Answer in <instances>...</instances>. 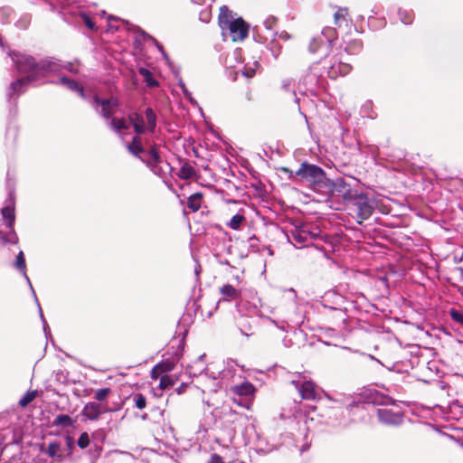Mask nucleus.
Returning <instances> with one entry per match:
<instances>
[{
  "label": "nucleus",
  "mask_w": 463,
  "mask_h": 463,
  "mask_svg": "<svg viewBox=\"0 0 463 463\" xmlns=\"http://www.w3.org/2000/svg\"><path fill=\"white\" fill-rule=\"evenodd\" d=\"M11 59L15 64V68L20 74H25L12 81L6 90V98L9 101L16 99L21 94L24 93L29 84L37 85L46 83L43 80L48 71H57V63L52 61H38L32 55L12 52Z\"/></svg>",
  "instance_id": "1"
},
{
  "label": "nucleus",
  "mask_w": 463,
  "mask_h": 463,
  "mask_svg": "<svg viewBox=\"0 0 463 463\" xmlns=\"http://www.w3.org/2000/svg\"><path fill=\"white\" fill-rule=\"evenodd\" d=\"M8 197H7V205L3 207L1 210V213L3 219L5 220V225L8 232H4L0 231V241L3 244H17L18 243V236L14 231V222H15V213H14V202H15V189H14V182L8 178L6 182Z\"/></svg>",
  "instance_id": "2"
},
{
  "label": "nucleus",
  "mask_w": 463,
  "mask_h": 463,
  "mask_svg": "<svg viewBox=\"0 0 463 463\" xmlns=\"http://www.w3.org/2000/svg\"><path fill=\"white\" fill-rule=\"evenodd\" d=\"M219 25L225 33L229 32L232 41H241L249 34V24L242 18H234L226 5L220 8Z\"/></svg>",
  "instance_id": "3"
},
{
  "label": "nucleus",
  "mask_w": 463,
  "mask_h": 463,
  "mask_svg": "<svg viewBox=\"0 0 463 463\" xmlns=\"http://www.w3.org/2000/svg\"><path fill=\"white\" fill-rule=\"evenodd\" d=\"M346 203L359 224L370 218L374 212V202L364 193L356 192Z\"/></svg>",
  "instance_id": "4"
},
{
  "label": "nucleus",
  "mask_w": 463,
  "mask_h": 463,
  "mask_svg": "<svg viewBox=\"0 0 463 463\" xmlns=\"http://www.w3.org/2000/svg\"><path fill=\"white\" fill-rule=\"evenodd\" d=\"M292 243L297 248L306 247L310 252L317 251L322 257L328 259V251L323 245L309 241V225H303L291 232Z\"/></svg>",
  "instance_id": "5"
},
{
  "label": "nucleus",
  "mask_w": 463,
  "mask_h": 463,
  "mask_svg": "<svg viewBox=\"0 0 463 463\" xmlns=\"http://www.w3.org/2000/svg\"><path fill=\"white\" fill-rule=\"evenodd\" d=\"M239 312L246 317L258 316L260 312L261 300L252 288H243L242 295L236 304Z\"/></svg>",
  "instance_id": "6"
},
{
  "label": "nucleus",
  "mask_w": 463,
  "mask_h": 463,
  "mask_svg": "<svg viewBox=\"0 0 463 463\" xmlns=\"http://www.w3.org/2000/svg\"><path fill=\"white\" fill-rule=\"evenodd\" d=\"M336 40V33L334 28H325L320 34L313 37L309 43L308 50L311 53L322 52L326 54Z\"/></svg>",
  "instance_id": "7"
},
{
  "label": "nucleus",
  "mask_w": 463,
  "mask_h": 463,
  "mask_svg": "<svg viewBox=\"0 0 463 463\" xmlns=\"http://www.w3.org/2000/svg\"><path fill=\"white\" fill-rule=\"evenodd\" d=\"M345 299L338 294L326 295L322 301L325 312L336 313V323H345L347 307L344 306Z\"/></svg>",
  "instance_id": "8"
},
{
  "label": "nucleus",
  "mask_w": 463,
  "mask_h": 463,
  "mask_svg": "<svg viewBox=\"0 0 463 463\" xmlns=\"http://www.w3.org/2000/svg\"><path fill=\"white\" fill-rule=\"evenodd\" d=\"M324 70L326 71L330 79H336L340 76H345L352 71V66L345 61L342 54L334 55L328 61H324Z\"/></svg>",
  "instance_id": "9"
},
{
  "label": "nucleus",
  "mask_w": 463,
  "mask_h": 463,
  "mask_svg": "<svg viewBox=\"0 0 463 463\" xmlns=\"http://www.w3.org/2000/svg\"><path fill=\"white\" fill-rule=\"evenodd\" d=\"M297 180L298 175H289ZM303 180L307 182L311 189L323 195L330 196L332 187H334L333 180H330L327 175H300Z\"/></svg>",
  "instance_id": "10"
},
{
  "label": "nucleus",
  "mask_w": 463,
  "mask_h": 463,
  "mask_svg": "<svg viewBox=\"0 0 463 463\" xmlns=\"http://www.w3.org/2000/svg\"><path fill=\"white\" fill-rule=\"evenodd\" d=\"M115 411H117V409H111L107 404L89 402L84 405L81 411V416L88 420H96L101 414Z\"/></svg>",
  "instance_id": "11"
},
{
  "label": "nucleus",
  "mask_w": 463,
  "mask_h": 463,
  "mask_svg": "<svg viewBox=\"0 0 463 463\" xmlns=\"http://www.w3.org/2000/svg\"><path fill=\"white\" fill-rule=\"evenodd\" d=\"M301 83L304 85L306 91L316 93L319 87L323 85V78L319 73L317 66H312L308 72L302 78Z\"/></svg>",
  "instance_id": "12"
},
{
  "label": "nucleus",
  "mask_w": 463,
  "mask_h": 463,
  "mask_svg": "<svg viewBox=\"0 0 463 463\" xmlns=\"http://www.w3.org/2000/svg\"><path fill=\"white\" fill-rule=\"evenodd\" d=\"M334 187L330 197H341L346 203L357 191L352 189V184L345 182L343 177H338L333 181Z\"/></svg>",
  "instance_id": "13"
},
{
  "label": "nucleus",
  "mask_w": 463,
  "mask_h": 463,
  "mask_svg": "<svg viewBox=\"0 0 463 463\" xmlns=\"http://www.w3.org/2000/svg\"><path fill=\"white\" fill-rule=\"evenodd\" d=\"M377 417L379 421L385 425L399 426L403 421V413L400 410L379 408L377 409Z\"/></svg>",
  "instance_id": "14"
},
{
  "label": "nucleus",
  "mask_w": 463,
  "mask_h": 463,
  "mask_svg": "<svg viewBox=\"0 0 463 463\" xmlns=\"http://www.w3.org/2000/svg\"><path fill=\"white\" fill-rule=\"evenodd\" d=\"M179 180H174V175H164V182L167 185V187L177 194V196H180L178 194L179 190H184V188L189 185V180L192 177H196L197 175H177ZM199 177L201 175H198Z\"/></svg>",
  "instance_id": "15"
},
{
  "label": "nucleus",
  "mask_w": 463,
  "mask_h": 463,
  "mask_svg": "<svg viewBox=\"0 0 463 463\" xmlns=\"http://www.w3.org/2000/svg\"><path fill=\"white\" fill-rule=\"evenodd\" d=\"M365 402L373 403L375 405H390L394 404L392 397L376 390H368L364 392Z\"/></svg>",
  "instance_id": "16"
},
{
  "label": "nucleus",
  "mask_w": 463,
  "mask_h": 463,
  "mask_svg": "<svg viewBox=\"0 0 463 463\" xmlns=\"http://www.w3.org/2000/svg\"><path fill=\"white\" fill-rule=\"evenodd\" d=\"M298 392L303 400L314 401L319 399L317 386L312 381L303 380Z\"/></svg>",
  "instance_id": "17"
},
{
  "label": "nucleus",
  "mask_w": 463,
  "mask_h": 463,
  "mask_svg": "<svg viewBox=\"0 0 463 463\" xmlns=\"http://www.w3.org/2000/svg\"><path fill=\"white\" fill-rule=\"evenodd\" d=\"M243 288L238 289L231 284H224L220 288L222 300L231 302L235 300L238 302L242 295Z\"/></svg>",
  "instance_id": "18"
},
{
  "label": "nucleus",
  "mask_w": 463,
  "mask_h": 463,
  "mask_svg": "<svg viewBox=\"0 0 463 463\" xmlns=\"http://www.w3.org/2000/svg\"><path fill=\"white\" fill-rule=\"evenodd\" d=\"M42 61H54L55 63H57V71H48L46 72V77L51 75V74H60L62 72V71H67L71 73H73V74H77L79 72V68L78 66H76L73 62L71 61H69V62H66V63H62L61 61L54 58V57H46L44 59H43Z\"/></svg>",
  "instance_id": "19"
},
{
  "label": "nucleus",
  "mask_w": 463,
  "mask_h": 463,
  "mask_svg": "<svg viewBox=\"0 0 463 463\" xmlns=\"http://www.w3.org/2000/svg\"><path fill=\"white\" fill-rule=\"evenodd\" d=\"M50 82L52 84H62L70 90L77 92L80 97H85L84 88L72 79L62 76L57 80H52Z\"/></svg>",
  "instance_id": "20"
},
{
  "label": "nucleus",
  "mask_w": 463,
  "mask_h": 463,
  "mask_svg": "<svg viewBox=\"0 0 463 463\" xmlns=\"http://www.w3.org/2000/svg\"><path fill=\"white\" fill-rule=\"evenodd\" d=\"M339 125L342 129L341 141L343 145L350 149L359 150L360 144L354 135L348 128H344L341 123Z\"/></svg>",
  "instance_id": "21"
},
{
  "label": "nucleus",
  "mask_w": 463,
  "mask_h": 463,
  "mask_svg": "<svg viewBox=\"0 0 463 463\" xmlns=\"http://www.w3.org/2000/svg\"><path fill=\"white\" fill-rule=\"evenodd\" d=\"M93 102L96 105L101 107V109L100 111H99V113L102 118H104L105 119H110L113 118V115L116 110L109 106L106 99L100 98L99 96H94Z\"/></svg>",
  "instance_id": "22"
},
{
  "label": "nucleus",
  "mask_w": 463,
  "mask_h": 463,
  "mask_svg": "<svg viewBox=\"0 0 463 463\" xmlns=\"http://www.w3.org/2000/svg\"><path fill=\"white\" fill-rule=\"evenodd\" d=\"M128 119L133 125L134 130L137 135H141L146 132L145 121L141 114L133 112L129 114Z\"/></svg>",
  "instance_id": "23"
},
{
  "label": "nucleus",
  "mask_w": 463,
  "mask_h": 463,
  "mask_svg": "<svg viewBox=\"0 0 463 463\" xmlns=\"http://www.w3.org/2000/svg\"><path fill=\"white\" fill-rule=\"evenodd\" d=\"M232 390L239 396H250L254 393L255 387L251 383L245 381L241 384L234 385Z\"/></svg>",
  "instance_id": "24"
},
{
  "label": "nucleus",
  "mask_w": 463,
  "mask_h": 463,
  "mask_svg": "<svg viewBox=\"0 0 463 463\" xmlns=\"http://www.w3.org/2000/svg\"><path fill=\"white\" fill-rule=\"evenodd\" d=\"M14 266L23 274V276L24 277V279L27 280L28 284L30 285V288H31L33 293H34V290L33 288L31 281L26 274L25 259H24V252L22 250H20L16 256V260H15Z\"/></svg>",
  "instance_id": "25"
},
{
  "label": "nucleus",
  "mask_w": 463,
  "mask_h": 463,
  "mask_svg": "<svg viewBox=\"0 0 463 463\" xmlns=\"http://www.w3.org/2000/svg\"><path fill=\"white\" fill-rule=\"evenodd\" d=\"M138 73L144 78L148 88H155L159 86V81L153 77V73L145 67H139L137 69Z\"/></svg>",
  "instance_id": "26"
},
{
  "label": "nucleus",
  "mask_w": 463,
  "mask_h": 463,
  "mask_svg": "<svg viewBox=\"0 0 463 463\" xmlns=\"http://www.w3.org/2000/svg\"><path fill=\"white\" fill-rule=\"evenodd\" d=\"M203 194L202 193H194L190 194L187 198V207L194 213L197 212L202 205Z\"/></svg>",
  "instance_id": "27"
},
{
  "label": "nucleus",
  "mask_w": 463,
  "mask_h": 463,
  "mask_svg": "<svg viewBox=\"0 0 463 463\" xmlns=\"http://www.w3.org/2000/svg\"><path fill=\"white\" fill-rule=\"evenodd\" d=\"M145 114H146V121H147V126L146 127V131L147 130L148 132L153 134L155 132V129L156 127V121H157L156 114L152 108H146Z\"/></svg>",
  "instance_id": "28"
},
{
  "label": "nucleus",
  "mask_w": 463,
  "mask_h": 463,
  "mask_svg": "<svg viewBox=\"0 0 463 463\" xmlns=\"http://www.w3.org/2000/svg\"><path fill=\"white\" fill-rule=\"evenodd\" d=\"M128 149L132 155L138 157L145 153L141 140L137 136L134 137L131 143L128 145Z\"/></svg>",
  "instance_id": "29"
},
{
  "label": "nucleus",
  "mask_w": 463,
  "mask_h": 463,
  "mask_svg": "<svg viewBox=\"0 0 463 463\" xmlns=\"http://www.w3.org/2000/svg\"><path fill=\"white\" fill-rule=\"evenodd\" d=\"M74 420L67 414H59L54 419L52 425L55 427L69 428L74 425Z\"/></svg>",
  "instance_id": "30"
},
{
  "label": "nucleus",
  "mask_w": 463,
  "mask_h": 463,
  "mask_svg": "<svg viewBox=\"0 0 463 463\" xmlns=\"http://www.w3.org/2000/svg\"><path fill=\"white\" fill-rule=\"evenodd\" d=\"M295 174H326L318 165L304 162Z\"/></svg>",
  "instance_id": "31"
},
{
  "label": "nucleus",
  "mask_w": 463,
  "mask_h": 463,
  "mask_svg": "<svg viewBox=\"0 0 463 463\" xmlns=\"http://www.w3.org/2000/svg\"><path fill=\"white\" fill-rule=\"evenodd\" d=\"M45 453L50 458H62V454H61V443L58 442V441L51 442L48 445V448H47Z\"/></svg>",
  "instance_id": "32"
},
{
  "label": "nucleus",
  "mask_w": 463,
  "mask_h": 463,
  "mask_svg": "<svg viewBox=\"0 0 463 463\" xmlns=\"http://www.w3.org/2000/svg\"><path fill=\"white\" fill-rule=\"evenodd\" d=\"M238 325H239L240 331L242 335H244L246 336H250V335H253L252 326L250 323L249 318L245 315L243 317H241L239 320Z\"/></svg>",
  "instance_id": "33"
},
{
  "label": "nucleus",
  "mask_w": 463,
  "mask_h": 463,
  "mask_svg": "<svg viewBox=\"0 0 463 463\" xmlns=\"http://www.w3.org/2000/svg\"><path fill=\"white\" fill-rule=\"evenodd\" d=\"M90 446V447L88 450V454L90 458L91 463H95L96 460L100 457L103 449L100 444H98L96 442H93Z\"/></svg>",
  "instance_id": "34"
},
{
  "label": "nucleus",
  "mask_w": 463,
  "mask_h": 463,
  "mask_svg": "<svg viewBox=\"0 0 463 463\" xmlns=\"http://www.w3.org/2000/svg\"><path fill=\"white\" fill-rule=\"evenodd\" d=\"M137 409L143 410L146 407V398L140 392L132 393L129 397Z\"/></svg>",
  "instance_id": "35"
},
{
  "label": "nucleus",
  "mask_w": 463,
  "mask_h": 463,
  "mask_svg": "<svg viewBox=\"0 0 463 463\" xmlns=\"http://www.w3.org/2000/svg\"><path fill=\"white\" fill-rule=\"evenodd\" d=\"M69 376H70L69 371L66 369H62V370H58L57 372H55L54 379L57 383L68 385L71 383L69 379Z\"/></svg>",
  "instance_id": "36"
},
{
  "label": "nucleus",
  "mask_w": 463,
  "mask_h": 463,
  "mask_svg": "<svg viewBox=\"0 0 463 463\" xmlns=\"http://www.w3.org/2000/svg\"><path fill=\"white\" fill-rule=\"evenodd\" d=\"M110 119L109 125L115 131L120 132L128 128L124 118H112Z\"/></svg>",
  "instance_id": "37"
},
{
  "label": "nucleus",
  "mask_w": 463,
  "mask_h": 463,
  "mask_svg": "<svg viewBox=\"0 0 463 463\" xmlns=\"http://www.w3.org/2000/svg\"><path fill=\"white\" fill-rule=\"evenodd\" d=\"M363 48V43L360 40H354L345 47V52L347 54H354L359 52Z\"/></svg>",
  "instance_id": "38"
},
{
  "label": "nucleus",
  "mask_w": 463,
  "mask_h": 463,
  "mask_svg": "<svg viewBox=\"0 0 463 463\" xmlns=\"http://www.w3.org/2000/svg\"><path fill=\"white\" fill-rule=\"evenodd\" d=\"M245 221L244 215L241 213H236L232 216L230 222L227 223V226L232 230H239L241 228V223Z\"/></svg>",
  "instance_id": "39"
},
{
  "label": "nucleus",
  "mask_w": 463,
  "mask_h": 463,
  "mask_svg": "<svg viewBox=\"0 0 463 463\" xmlns=\"http://www.w3.org/2000/svg\"><path fill=\"white\" fill-rule=\"evenodd\" d=\"M449 316L453 323L463 328V312L454 307L449 309Z\"/></svg>",
  "instance_id": "40"
},
{
  "label": "nucleus",
  "mask_w": 463,
  "mask_h": 463,
  "mask_svg": "<svg viewBox=\"0 0 463 463\" xmlns=\"http://www.w3.org/2000/svg\"><path fill=\"white\" fill-rule=\"evenodd\" d=\"M31 15L25 14L17 20V22L15 23V26L20 30H26L31 24Z\"/></svg>",
  "instance_id": "41"
},
{
  "label": "nucleus",
  "mask_w": 463,
  "mask_h": 463,
  "mask_svg": "<svg viewBox=\"0 0 463 463\" xmlns=\"http://www.w3.org/2000/svg\"><path fill=\"white\" fill-rule=\"evenodd\" d=\"M110 393V388H101L95 392L94 398L99 402L98 403H102V402H104Z\"/></svg>",
  "instance_id": "42"
},
{
  "label": "nucleus",
  "mask_w": 463,
  "mask_h": 463,
  "mask_svg": "<svg viewBox=\"0 0 463 463\" xmlns=\"http://www.w3.org/2000/svg\"><path fill=\"white\" fill-rule=\"evenodd\" d=\"M175 379H174L173 377L169 376V375H162L160 377V383H159V388L160 389H166V388H169V387H172L175 385Z\"/></svg>",
  "instance_id": "43"
},
{
  "label": "nucleus",
  "mask_w": 463,
  "mask_h": 463,
  "mask_svg": "<svg viewBox=\"0 0 463 463\" xmlns=\"http://www.w3.org/2000/svg\"><path fill=\"white\" fill-rule=\"evenodd\" d=\"M278 19L275 16H269L263 23L265 28L271 32V36L274 37L278 34V33L273 32L276 24H277Z\"/></svg>",
  "instance_id": "44"
},
{
  "label": "nucleus",
  "mask_w": 463,
  "mask_h": 463,
  "mask_svg": "<svg viewBox=\"0 0 463 463\" xmlns=\"http://www.w3.org/2000/svg\"><path fill=\"white\" fill-rule=\"evenodd\" d=\"M90 438L87 432H82L77 441V445L80 449H87L90 445Z\"/></svg>",
  "instance_id": "45"
},
{
  "label": "nucleus",
  "mask_w": 463,
  "mask_h": 463,
  "mask_svg": "<svg viewBox=\"0 0 463 463\" xmlns=\"http://www.w3.org/2000/svg\"><path fill=\"white\" fill-rule=\"evenodd\" d=\"M268 50L270 51L272 56L277 59L281 52V46L272 39L269 45L267 46Z\"/></svg>",
  "instance_id": "46"
},
{
  "label": "nucleus",
  "mask_w": 463,
  "mask_h": 463,
  "mask_svg": "<svg viewBox=\"0 0 463 463\" xmlns=\"http://www.w3.org/2000/svg\"><path fill=\"white\" fill-rule=\"evenodd\" d=\"M398 14H399L401 21L404 24H411L412 23L413 15L411 12L400 9Z\"/></svg>",
  "instance_id": "47"
},
{
  "label": "nucleus",
  "mask_w": 463,
  "mask_h": 463,
  "mask_svg": "<svg viewBox=\"0 0 463 463\" xmlns=\"http://www.w3.org/2000/svg\"><path fill=\"white\" fill-rule=\"evenodd\" d=\"M140 35L142 36L143 40H150V41H152L155 43V45L157 47V49L161 52V53L165 57H166V53L165 52L163 46L154 37L149 35L145 31H141L140 32Z\"/></svg>",
  "instance_id": "48"
},
{
  "label": "nucleus",
  "mask_w": 463,
  "mask_h": 463,
  "mask_svg": "<svg viewBox=\"0 0 463 463\" xmlns=\"http://www.w3.org/2000/svg\"><path fill=\"white\" fill-rule=\"evenodd\" d=\"M164 372H165L164 364H157L151 370V378L156 380L161 377L160 374H161V373H164Z\"/></svg>",
  "instance_id": "49"
},
{
  "label": "nucleus",
  "mask_w": 463,
  "mask_h": 463,
  "mask_svg": "<svg viewBox=\"0 0 463 463\" xmlns=\"http://www.w3.org/2000/svg\"><path fill=\"white\" fill-rule=\"evenodd\" d=\"M80 17L84 23V24L90 30L94 31L96 30V25H95V23L93 22V20L91 19V17L86 14V13H81L80 14Z\"/></svg>",
  "instance_id": "50"
},
{
  "label": "nucleus",
  "mask_w": 463,
  "mask_h": 463,
  "mask_svg": "<svg viewBox=\"0 0 463 463\" xmlns=\"http://www.w3.org/2000/svg\"><path fill=\"white\" fill-rule=\"evenodd\" d=\"M346 14H347L346 8H339L334 14L335 24H339L340 20L345 21Z\"/></svg>",
  "instance_id": "51"
},
{
  "label": "nucleus",
  "mask_w": 463,
  "mask_h": 463,
  "mask_svg": "<svg viewBox=\"0 0 463 463\" xmlns=\"http://www.w3.org/2000/svg\"><path fill=\"white\" fill-rule=\"evenodd\" d=\"M35 392H26L19 401V404L23 407L29 404L34 398Z\"/></svg>",
  "instance_id": "52"
},
{
  "label": "nucleus",
  "mask_w": 463,
  "mask_h": 463,
  "mask_svg": "<svg viewBox=\"0 0 463 463\" xmlns=\"http://www.w3.org/2000/svg\"><path fill=\"white\" fill-rule=\"evenodd\" d=\"M303 380H306L300 373L297 374L291 381V384L299 392Z\"/></svg>",
  "instance_id": "53"
},
{
  "label": "nucleus",
  "mask_w": 463,
  "mask_h": 463,
  "mask_svg": "<svg viewBox=\"0 0 463 463\" xmlns=\"http://www.w3.org/2000/svg\"><path fill=\"white\" fill-rule=\"evenodd\" d=\"M372 105H373V104H372V101H370V100L366 101V102L363 105V107H362V112H363L364 116L368 117V118H374V116H373V115H372V114L369 112V110L372 109Z\"/></svg>",
  "instance_id": "54"
},
{
  "label": "nucleus",
  "mask_w": 463,
  "mask_h": 463,
  "mask_svg": "<svg viewBox=\"0 0 463 463\" xmlns=\"http://www.w3.org/2000/svg\"><path fill=\"white\" fill-rule=\"evenodd\" d=\"M92 438L94 440H99L102 442L106 438V432L104 430H98L92 433Z\"/></svg>",
  "instance_id": "55"
},
{
  "label": "nucleus",
  "mask_w": 463,
  "mask_h": 463,
  "mask_svg": "<svg viewBox=\"0 0 463 463\" xmlns=\"http://www.w3.org/2000/svg\"><path fill=\"white\" fill-rule=\"evenodd\" d=\"M107 99V103L109 104V106L111 107L112 109H114L115 110L120 105L119 99L117 97L112 96L109 99Z\"/></svg>",
  "instance_id": "56"
},
{
  "label": "nucleus",
  "mask_w": 463,
  "mask_h": 463,
  "mask_svg": "<svg viewBox=\"0 0 463 463\" xmlns=\"http://www.w3.org/2000/svg\"><path fill=\"white\" fill-rule=\"evenodd\" d=\"M321 231L318 227L309 226V241L319 237Z\"/></svg>",
  "instance_id": "57"
},
{
  "label": "nucleus",
  "mask_w": 463,
  "mask_h": 463,
  "mask_svg": "<svg viewBox=\"0 0 463 463\" xmlns=\"http://www.w3.org/2000/svg\"><path fill=\"white\" fill-rule=\"evenodd\" d=\"M207 463H225L223 458L217 453L211 455L210 459Z\"/></svg>",
  "instance_id": "58"
},
{
  "label": "nucleus",
  "mask_w": 463,
  "mask_h": 463,
  "mask_svg": "<svg viewBox=\"0 0 463 463\" xmlns=\"http://www.w3.org/2000/svg\"><path fill=\"white\" fill-rule=\"evenodd\" d=\"M326 318L335 326H341L344 323H336V313L325 312Z\"/></svg>",
  "instance_id": "59"
},
{
  "label": "nucleus",
  "mask_w": 463,
  "mask_h": 463,
  "mask_svg": "<svg viewBox=\"0 0 463 463\" xmlns=\"http://www.w3.org/2000/svg\"><path fill=\"white\" fill-rule=\"evenodd\" d=\"M210 17H211V13L208 9L203 10L200 13V20L204 23H208L210 20Z\"/></svg>",
  "instance_id": "60"
},
{
  "label": "nucleus",
  "mask_w": 463,
  "mask_h": 463,
  "mask_svg": "<svg viewBox=\"0 0 463 463\" xmlns=\"http://www.w3.org/2000/svg\"><path fill=\"white\" fill-rule=\"evenodd\" d=\"M248 241L250 248H256L259 242V239L255 235H252L249 238Z\"/></svg>",
  "instance_id": "61"
},
{
  "label": "nucleus",
  "mask_w": 463,
  "mask_h": 463,
  "mask_svg": "<svg viewBox=\"0 0 463 463\" xmlns=\"http://www.w3.org/2000/svg\"><path fill=\"white\" fill-rule=\"evenodd\" d=\"M188 387V384L187 383H181L179 387H177L175 389V392H177V394H182L185 392V389Z\"/></svg>",
  "instance_id": "62"
},
{
  "label": "nucleus",
  "mask_w": 463,
  "mask_h": 463,
  "mask_svg": "<svg viewBox=\"0 0 463 463\" xmlns=\"http://www.w3.org/2000/svg\"><path fill=\"white\" fill-rule=\"evenodd\" d=\"M149 155L151 156V157L153 158L154 161H158L159 160V156H158V153L157 151L155 149V148H152L150 151H149Z\"/></svg>",
  "instance_id": "63"
},
{
  "label": "nucleus",
  "mask_w": 463,
  "mask_h": 463,
  "mask_svg": "<svg viewBox=\"0 0 463 463\" xmlns=\"http://www.w3.org/2000/svg\"><path fill=\"white\" fill-rule=\"evenodd\" d=\"M255 73L254 70H245L242 71V74L247 78H251Z\"/></svg>",
  "instance_id": "64"
}]
</instances>
